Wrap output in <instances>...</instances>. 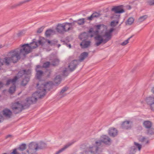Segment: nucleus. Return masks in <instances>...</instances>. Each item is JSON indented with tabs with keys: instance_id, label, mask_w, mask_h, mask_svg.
I'll return each instance as SVG.
<instances>
[{
	"instance_id": "obj_7",
	"label": "nucleus",
	"mask_w": 154,
	"mask_h": 154,
	"mask_svg": "<svg viewBox=\"0 0 154 154\" xmlns=\"http://www.w3.org/2000/svg\"><path fill=\"white\" fill-rule=\"evenodd\" d=\"M46 145L44 143H41L38 146L37 143H31L29 144V147L30 148V151L35 152L38 149H42L45 147Z\"/></svg>"
},
{
	"instance_id": "obj_4",
	"label": "nucleus",
	"mask_w": 154,
	"mask_h": 154,
	"mask_svg": "<svg viewBox=\"0 0 154 154\" xmlns=\"http://www.w3.org/2000/svg\"><path fill=\"white\" fill-rule=\"evenodd\" d=\"M31 73L30 70H23L20 71L18 73L17 75L18 78L23 77V78L21 84L22 85L25 86L28 82L29 79V75Z\"/></svg>"
},
{
	"instance_id": "obj_20",
	"label": "nucleus",
	"mask_w": 154,
	"mask_h": 154,
	"mask_svg": "<svg viewBox=\"0 0 154 154\" xmlns=\"http://www.w3.org/2000/svg\"><path fill=\"white\" fill-rule=\"evenodd\" d=\"M100 16V14L97 12H94L92 14L91 16L87 18V19L89 21L92 20L94 18H97Z\"/></svg>"
},
{
	"instance_id": "obj_48",
	"label": "nucleus",
	"mask_w": 154,
	"mask_h": 154,
	"mask_svg": "<svg viewBox=\"0 0 154 154\" xmlns=\"http://www.w3.org/2000/svg\"><path fill=\"white\" fill-rule=\"evenodd\" d=\"M4 64L3 59L0 58V66Z\"/></svg>"
},
{
	"instance_id": "obj_59",
	"label": "nucleus",
	"mask_w": 154,
	"mask_h": 154,
	"mask_svg": "<svg viewBox=\"0 0 154 154\" xmlns=\"http://www.w3.org/2000/svg\"><path fill=\"white\" fill-rule=\"evenodd\" d=\"M60 46V45L59 44L58 45V47L59 48Z\"/></svg>"
},
{
	"instance_id": "obj_32",
	"label": "nucleus",
	"mask_w": 154,
	"mask_h": 154,
	"mask_svg": "<svg viewBox=\"0 0 154 154\" xmlns=\"http://www.w3.org/2000/svg\"><path fill=\"white\" fill-rule=\"evenodd\" d=\"M17 149L21 152L26 149V144L24 143L22 144L19 146Z\"/></svg>"
},
{
	"instance_id": "obj_26",
	"label": "nucleus",
	"mask_w": 154,
	"mask_h": 154,
	"mask_svg": "<svg viewBox=\"0 0 154 154\" xmlns=\"http://www.w3.org/2000/svg\"><path fill=\"white\" fill-rule=\"evenodd\" d=\"M61 76L59 75H57L55 77L54 80V84H58L60 83L61 80Z\"/></svg>"
},
{
	"instance_id": "obj_60",
	"label": "nucleus",
	"mask_w": 154,
	"mask_h": 154,
	"mask_svg": "<svg viewBox=\"0 0 154 154\" xmlns=\"http://www.w3.org/2000/svg\"><path fill=\"white\" fill-rule=\"evenodd\" d=\"M2 48V46L1 45H0V49Z\"/></svg>"
},
{
	"instance_id": "obj_15",
	"label": "nucleus",
	"mask_w": 154,
	"mask_h": 154,
	"mask_svg": "<svg viewBox=\"0 0 154 154\" xmlns=\"http://www.w3.org/2000/svg\"><path fill=\"white\" fill-rule=\"evenodd\" d=\"M63 23L58 24L57 26L56 29L57 32L59 33L65 32V31Z\"/></svg>"
},
{
	"instance_id": "obj_41",
	"label": "nucleus",
	"mask_w": 154,
	"mask_h": 154,
	"mask_svg": "<svg viewBox=\"0 0 154 154\" xmlns=\"http://www.w3.org/2000/svg\"><path fill=\"white\" fill-rule=\"evenodd\" d=\"M119 21H118L114 20L111 22L110 25L112 26H115L117 25Z\"/></svg>"
},
{
	"instance_id": "obj_46",
	"label": "nucleus",
	"mask_w": 154,
	"mask_h": 154,
	"mask_svg": "<svg viewBox=\"0 0 154 154\" xmlns=\"http://www.w3.org/2000/svg\"><path fill=\"white\" fill-rule=\"evenodd\" d=\"M30 0H25L24 1H22L20 2L19 4H18V5H20L25 3H26V2H29V1H30Z\"/></svg>"
},
{
	"instance_id": "obj_5",
	"label": "nucleus",
	"mask_w": 154,
	"mask_h": 154,
	"mask_svg": "<svg viewBox=\"0 0 154 154\" xmlns=\"http://www.w3.org/2000/svg\"><path fill=\"white\" fill-rule=\"evenodd\" d=\"M17 79V76H15L12 79H9L7 81L6 84L7 85H8L10 84H12L13 85V86L11 87L9 89V93L13 94L15 91L16 89L15 84Z\"/></svg>"
},
{
	"instance_id": "obj_22",
	"label": "nucleus",
	"mask_w": 154,
	"mask_h": 154,
	"mask_svg": "<svg viewBox=\"0 0 154 154\" xmlns=\"http://www.w3.org/2000/svg\"><path fill=\"white\" fill-rule=\"evenodd\" d=\"M139 141L145 144L149 143V140L144 137L140 136L138 138Z\"/></svg>"
},
{
	"instance_id": "obj_53",
	"label": "nucleus",
	"mask_w": 154,
	"mask_h": 154,
	"mask_svg": "<svg viewBox=\"0 0 154 154\" xmlns=\"http://www.w3.org/2000/svg\"><path fill=\"white\" fill-rule=\"evenodd\" d=\"M126 8L128 10H130L131 9V7L129 5H127L126 6Z\"/></svg>"
},
{
	"instance_id": "obj_27",
	"label": "nucleus",
	"mask_w": 154,
	"mask_h": 154,
	"mask_svg": "<svg viewBox=\"0 0 154 154\" xmlns=\"http://www.w3.org/2000/svg\"><path fill=\"white\" fill-rule=\"evenodd\" d=\"M36 76L38 79L40 80L42 76L43 75V72L41 70H37V69H36Z\"/></svg>"
},
{
	"instance_id": "obj_47",
	"label": "nucleus",
	"mask_w": 154,
	"mask_h": 154,
	"mask_svg": "<svg viewBox=\"0 0 154 154\" xmlns=\"http://www.w3.org/2000/svg\"><path fill=\"white\" fill-rule=\"evenodd\" d=\"M48 42L51 45H52L54 44V42L53 41H49V40H48Z\"/></svg>"
},
{
	"instance_id": "obj_17",
	"label": "nucleus",
	"mask_w": 154,
	"mask_h": 154,
	"mask_svg": "<svg viewBox=\"0 0 154 154\" xmlns=\"http://www.w3.org/2000/svg\"><path fill=\"white\" fill-rule=\"evenodd\" d=\"M73 143V142H70L68 143L67 144L65 145L63 148L59 149L58 151H57L55 154H59L60 153L64 151L66 149L72 145Z\"/></svg>"
},
{
	"instance_id": "obj_55",
	"label": "nucleus",
	"mask_w": 154,
	"mask_h": 154,
	"mask_svg": "<svg viewBox=\"0 0 154 154\" xmlns=\"http://www.w3.org/2000/svg\"><path fill=\"white\" fill-rule=\"evenodd\" d=\"M134 147V146H133L131 148V149L133 151H135V150L136 149Z\"/></svg>"
},
{
	"instance_id": "obj_44",
	"label": "nucleus",
	"mask_w": 154,
	"mask_h": 154,
	"mask_svg": "<svg viewBox=\"0 0 154 154\" xmlns=\"http://www.w3.org/2000/svg\"><path fill=\"white\" fill-rule=\"evenodd\" d=\"M44 28L43 27H41L40 28L38 29L37 31V32L38 33H40L42 32L43 31Z\"/></svg>"
},
{
	"instance_id": "obj_2",
	"label": "nucleus",
	"mask_w": 154,
	"mask_h": 154,
	"mask_svg": "<svg viewBox=\"0 0 154 154\" xmlns=\"http://www.w3.org/2000/svg\"><path fill=\"white\" fill-rule=\"evenodd\" d=\"M21 55L19 48L11 51L8 53L7 56L3 59L4 64L9 65L11 62L16 63L20 59Z\"/></svg>"
},
{
	"instance_id": "obj_35",
	"label": "nucleus",
	"mask_w": 154,
	"mask_h": 154,
	"mask_svg": "<svg viewBox=\"0 0 154 154\" xmlns=\"http://www.w3.org/2000/svg\"><path fill=\"white\" fill-rule=\"evenodd\" d=\"M147 134H148L152 135L154 134V129L151 128L146 130Z\"/></svg>"
},
{
	"instance_id": "obj_3",
	"label": "nucleus",
	"mask_w": 154,
	"mask_h": 154,
	"mask_svg": "<svg viewBox=\"0 0 154 154\" xmlns=\"http://www.w3.org/2000/svg\"><path fill=\"white\" fill-rule=\"evenodd\" d=\"M33 40V42L30 44H24L21 45L18 48L21 54L24 56L31 51L32 49L36 48L38 45H42L44 43L41 40L35 42Z\"/></svg>"
},
{
	"instance_id": "obj_42",
	"label": "nucleus",
	"mask_w": 154,
	"mask_h": 154,
	"mask_svg": "<svg viewBox=\"0 0 154 154\" xmlns=\"http://www.w3.org/2000/svg\"><path fill=\"white\" fill-rule=\"evenodd\" d=\"M50 64V62H46L44 63L43 65V67L45 68H47L49 66Z\"/></svg>"
},
{
	"instance_id": "obj_12",
	"label": "nucleus",
	"mask_w": 154,
	"mask_h": 154,
	"mask_svg": "<svg viewBox=\"0 0 154 154\" xmlns=\"http://www.w3.org/2000/svg\"><path fill=\"white\" fill-rule=\"evenodd\" d=\"M94 38L96 41L95 45L97 46H99L103 42L104 43V39L102 36L98 35L94 37Z\"/></svg>"
},
{
	"instance_id": "obj_28",
	"label": "nucleus",
	"mask_w": 154,
	"mask_h": 154,
	"mask_svg": "<svg viewBox=\"0 0 154 154\" xmlns=\"http://www.w3.org/2000/svg\"><path fill=\"white\" fill-rule=\"evenodd\" d=\"M88 55V53L86 52H84L82 53L81 54L79 57V60L80 62L82 61Z\"/></svg>"
},
{
	"instance_id": "obj_61",
	"label": "nucleus",
	"mask_w": 154,
	"mask_h": 154,
	"mask_svg": "<svg viewBox=\"0 0 154 154\" xmlns=\"http://www.w3.org/2000/svg\"><path fill=\"white\" fill-rule=\"evenodd\" d=\"M152 1L153 2V5H154V0H153Z\"/></svg>"
},
{
	"instance_id": "obj_1",
	"label": "nucleus",
	"mask_w": 154,
	"mask_h": 154,
	"mask_svg": "<svg viewBox=\"0 0 154 154\" xmlns=\"http://www.w3.org/2000/svg\"><path fill=\"white\" fill-rule=\"evenodd\" d=\"M52 84L51 82L45 83L40 81L37 85V91L33 94L31 97L26 98L23 106H28L29 104L36 102L37 99L44 97L46 94V90L50 89Z\"/></svg>"
},
{
	"instance_id": "obj_11",
	"label": "nucleus",
	"mask_w": 154,
	"mask_h": 154,
	"mask_svg": "<svg viewBox=\"0 0 154 154\" xmlns=\"http://www.w3.org/2000/svg\"><path fill=\"white\" fill-rule=\"evenodd\" d=\"M111 11L116 14H121L125 12L123 5L114 6L112 9Z\"/></svg>"
},
{
	"instance_id": "obj_37",
	"label": "nucleus",
	"mask_w": 154,
	"mask_h": 154,
	"mask_svg": "<svg viewBox=\"0 0 154 154\" xmlns=\"http://www.w3.org/2000/svg\"><path fill=\"white\" fill-rule=\"evenodd\" d=\"M59 62V60L57 58H55L52 62L51 64L53 66H55L58 64Z\"/></svg>"
},
{
	"instance_id": "obj_23",
	"label": "nucleus",
	"mask_w": 154,
	"mask_h": 154,
	"mask_svg": "<svg viewBox=\"0 0 154 154\" xmlns=\"http://www.w3.org/2000/svg\"><path fill=\"white\" fill-rule=\"evenodd\" d=\"M64 27L65 28V32H67L70 30L72 29L69 23L65 22L63 23Z\"/></svg>"
},
{
	"instance_id": "obj_31",
	"label": "nucleus",
	"mask_w": 154,
	"mask_h": 154,
	"mask_svg": "<svg viewBox=\"0 0 154 154\" xmlns=\"http://www.w3.org/2000/svg\"><path fill=\"white\" fill-rule=\"evenodd\" d=\"M147 17L148 16L146 15L142 16L138 19L137 22L140 23L145 20Z\"/></svg>"
},
{
	"instance_id": "obj_19",
	"label": "nucleus",
	"mask_w": 154,
	"mask_h": 154,
	"mask_svg": "<svg viewBox=\"0 0 154 154\" xmlns=\"http://www.w3.org/2000/svg\"><path fill=\"white\" fill-rule=\"evenodd\" d=\"M109 134L110 136L114 137L116 136L117 134V131L116 129L114 128H112L109 129Z\"/></svg>"
},
{
	"instance_id": "obj_25",
	"label": "nucleus",
	"mask_w": 154,
	"mask_h": 154,
	"mask_svg": "<svg viewBox=\"0 0 154 154\" xmlns=\"http://www.w3.org/2000/svg\"><path fill=\"white\" fill-rule=\"evenodd\" d=\"M55 33V31L52 29H49L46 31L45 32V35L46 36L49 37L51 35L54 34Z\"/></svg>"
},
{
	"instance_id": "obj_51",
	"label": "nucleus",
	"mask_w": 154,
	"mask_h": 154,
	"mask_svg": "<svg viewBox=\"0 0 154 154\" xmlns=\"http://www.w3.org/2000/svg\"><path fill=\"white\" fill-rule=\"evenodd\" d=\"M102 26H103V25H98L96 26V27L97 30H98L100 29V27Z\"/></svg>"
},
{
	"instance_id": "obj_8",
	"label": "nucleus",
	"mask_w": 154,
	"mask_h": 154,
	"mask_svg": "<svg viewBox=\"0 0 154 154\" xmlns=\"http://www.w3.org/2000/svg\"><path fill=\"white\" fill-rule=\"evenodd\" d=\"M113 30V29L111 28L109 30H107L105 32L104 34L102 35L104 39V43H106L111 39L112 36V33Z\"/></svg>"
},
{
	"instance_id": "obj_16",
	"label": "nucleus",
	"mask_w": 154,
	"mask_h": 154,
	"mask_svg": "<svg viewBox=\"0 0 154 154\" xmlns=\"http://www.w3.org/2000/svg\"><path fill=\"white\" fill-rule=\"evenodd\" d=\"M3 115L6 117L9 118L12 115L11 111L9 109H5L3 111Z\"/></svg>"
},
{
	"instance_id": "obj_58",
	"label": "nucleus",
	"mask_w": 154,
	"mask_h": 154,
	"mask_svg": "<svg viewBox=\"0 0 154 154\" xmlns=\"http://www.w3.org/2000/svg\"><path fill=\"white\" fill-rule=\"evenodd\" d=\"M68 46L70 48H71V45L70 44Z\"/></svg>"
},
{
	"instance_id": "obj_29",
	"label": "nucleus",
	"mask_w": 154,
	"mask_h": 154,
	"mask_svg": "<svg viewBox=\"0 0 154 154\" xmlns=\"http://www.w3.org/2000/svg\"><path fill=\"white\" fill-rule=\"evenodd\" d=\"M146 101L147 104L150 106L151 104L154 103V97H149L146 98Z\"/></svg>"
},
{
	"instance_id": "obj_56",
	"label": "nucleus",
	"mask_w": 154,
	"mask_h": 154,
	"mask_svg": "<svg viewBox=\"0 0 154 154\" xmlns=\"http://www.w3.org/2000/svg\"><path fill=\"white\" fill-rule=\"evenodd\" d=\"M40 67V66L39 65H38L36 66V68L35 69L36 70V69H37V70H38V69Z\"/></svg>"
},
{
	"instance_id": "obj_9",
	"label": "nucleus",
	"mask_w": 154,
	"mask_h": 154,
	"mask_svg": "<svg viewBox=\"0 0 154 154\" xmlns=\"http://www.w3.org/2000/svg\"><path fill=\"white\" fill-rule=\"evenodd\" d=\"M88 34L87 35V34L86 33L84 32L81 35L82 36H83L85 35H88V36H89L91 38H92L94 35L97 36L98 35H99L98 34L99 31L97 30L94 31L92 28L90 29L88 32Z\"/></svg>"
},
{
	"instance_id": "obj_54",
	"label": "nucleus",
	"mask_w": 154,
	"mask_h": 154,
	"mask_svg": "<svg viewBox=\"0 0 154 154\" xmlns=\"http://www.w3.org/2000/svg\"><path fill=\"white\" fill-rule=\"evenodd\" d=\"M3 84L2 82H0V88L3 87Z\"/></svg>"
},
{
	"instance_id": "obj_39",
	"label": "nucleus",
	"mask_w": 154,
	"mask_h": 154,
	"mask_svg": "<svg viewBox=\"0 0 154 154\" xmlns=\"http://www.w3.org/2000/svg\"><path fill=\"white\" fill-rule=\"evenodd\" d=\"M20 153L21 152L17 148L14 149L13 151L11 153V154H20Z\"/></svg>"
},
{
	"instance_id": "obj_10",
	"label": "nucleus",
	"mask_w": 154,
	"mask_h": 154,
	"mask_svg": "<svg viewBox=\"0 0 154 154\" xmlns=\"http://www.w3.org/2000/svg\"><path fill=\"white\" fill-rule=\"evenodd\" d=\"M102 143L103 142L101 140L96 142L95 143L96 144V146L90 147L89 149V151L91 153H97L98 150V148L97 146H100Z\"/></svg>"
},
{
	"instance_id": "obj_43",
	"label": "nucleus",
	"mask_w": 154,
	"mask_h": 154,
	"mask_svg": "<svg viewBox=\"0 0 154 154\" xmlns=\"http://www.w3.org/2000/svg\"><path fill=\"white\" fill-rule=\"evenodd\" d=\"M75 23H77L76 20H74L72 22L69 23L72 29H73V26H75Z\"/></svg>"
},
{
	"instance_id": "obj_57",
	"label": "nucleus",
	"mask_w": 154,
	"mask_h": 154,
	"mask_svg": "<svg viewBox=\"0 0 154 154\" xmlns=\"http://www.w3.org/2000/svg\"><path fill=\"white\" fill-rule=\"evenodd\" d=\"M152 91L154 94V87L152 88Z\"/></svg>"
},
{
	"instance_id": "obj_36",
	"label": "nucleus",
	"mask_w": 154,
	"mask_h": 154,
	"mask_svg": "<svg viewBox=\"0 0 154 154\" xmlns=\"http://www.w3.org/2000/svg\"><path fill=\"white\" fill-rule=\"evenodd\" d=\"M133 36V35L131 36V37L128 38L127 40L124 41L121 44V45L122 46H124L127 45L129 42V41L130 39L132 38Z\"/></svg>"
},
{
	"instance_id": "obj_45",
	"label": "nucleus",
	"mask_w": 154,
	"mask_h": 154,
	"mask_svg": "<svg viewBox=\"0 0 154 154\" xmlns=\"http://www.w3.org/2000/svg\"><path fill=\"white\" fill-rule=\"evenodd\" d=\"M152 1L153 0H149L147 2L148 4L149 5H154Z\"/></svg>"
},
{
	"instance_id": "obj_30",
	"label": "nucleus",
	"mask_w": 154,
	"mask_h": 154,
	"mask_svg": "<svg viewBox=\"0 0 154 154\" xmlns=\"http://www.w3.org/2000/svg\"><path fill=\"white\" fill-rule=\"evenodd\" d=\"M67 72V70L66 68H61L59 72V73H60V74H61L62 75L64 76H66L67 75L66 74Z\"/></svg>"
},
{
	"instance_id": "obj_33",
	"label": "nucleus",
	"mask_w": 154,
	"mask_h": 154,
	"mask_svg": "<svg viewBox=\"0 0 154 154\" xmlns=\"http://www.w3.org/2000/svg\"><path fill=\"white\" fill-rule=\"evenodd\" d=\"M85 18H83L82 19H80L76 20L77 23L78 24V25H83L85 23Z\"/></svg>"
},
{
	"instance_id": "obj_49",
	"label": "nucleus",
	"mask_w": 154,
	"mask_h": 154,
	"mask_svg": "<svg viewBox=\"0 0 154 154\" xmlns=\"http://www.w3.org/2000/svg\"><path fill=\"white\" fill-rule=\"evenodd\" d=\"M24 33L23 31H20L17 33V35L18 36H20L23 35Z\"/></svg>"
},
{
	"instance_id": "obj_34",
	"label": "nucleus",
	"mask_w": 154,
	"mask_h": 154,
	"mask_svg": "<svg viewBox=\"0 0 154 154\" xmlns=\"http://www.w3.org/2000/svg\"><path fill=\"white\" fill-rule=\"evenodd\" d=\"M134 21V19L133 17H130L126 22V24L131 25L132 24Z\"/></svg>"
},
{
	"instance_id": "obj_63",
	"label": "nucleus",
	"mask_w": 154,
	"mask_h": 154,
	"mask_svg": "<svg viewBox=\"0 0 154 154\" xmlns=\"http://www.w3.org/2000/svg\"><path fill=\"white\" fill-rule=\"evenodd\" d=\"M29 151H27V152H28V153Z\"/></svg>"
},
{
	"instance_id": "obj_52",
	"label": "nucleus",
	"mask_w": 154,
	"mask_h": 154,
	"mask_svg": "<svg viewBox=\"0 0 154 154\" xmlns=\"http://www.w3.org/2000/svg\"><path fill=\"white\" fill-rule=\"evenodd\" d=\"M4 119L3 116L0 113V122H2Z\"/></svg>"
},
{
	"instance_id": "obj_40",
	"label": "nucleus",
	"mask_w": 154,
	"mask_h": 154,
	"mask_svg": "<svg viewBox=\"0 0 154 154\" xmlns=\"http://www.w3.org/2000/svg\"><path fill=\"white\" fill-rule=\"evenodd\" d=\"M134 144L136 147L138 148L139 150L140 151L142 147L141 145L135 142H134Z\"/></svg>"
},
{
	"instance_id": "obj_13",
	"label": "nucleus",
	"mask_w": 154,
	"mask_h": 154,
	"mask_svg": "<svg viewBox=\"0 0 154 154\" xmlns=\"http://www.w3.org/2000/svg\"><path fill=\"white\" fill-rule=\"evenodd\" d=\"M77 64L78 61L77 60H75L71 62L68 66V67L70 71H73L76 68Z\"/></svg>"
},
{
	"instance_id": "obj_62",
	"label": "nucleus",
	"mask_w": 154,
	"mask_h": 154,
	"mask_svg": "<svg viewBox=\"0 0 154 154\" xmlns=\"http://www.w3.org/2000/svg\"><path fill=\"white\" fill-rule=\"evenodd\" d=\"M10 135L8 136L7 137H10Z\"/></svg>"
},
{
	"instance_id": "obj_24",
	"label": "nucleus",
	"mask_w": 154,
	"mask_h": 154,
	"mask_svg": "<svg viewBox=\"0 0 154 154\" xmlns=\"http://www.w3.org/2000/svg\"><path fill=\"white\" fill-rule=\"evenodd\" d=\"M143 125L145 128L147 129L151 128L152 124L151 122L149 121H146L144 122Z\"/></svg>"
},
{
	"instance_id": "obj_14",
	"label": "nucleus",
	"mask_w": 154,
	"mask_h": 154,
	"mask_svg": "<svg viewBox=\"0 0 154 154\" xmlns=\"http://www.w3.org/2000/svg\"><path fill=\"white\" fill-rule=\"evenodd\" d=\"M132 122L129 121H127L124 122L122 124V128L125 129H129L131 127Z\"/></svg>"
},
{
	"instance_id": "obj_38",
	"label": "nucleus",
	"mask_w": 154,
	"mask_h": 154,
	"mask_svg": "<svg viewBox=\"0 0 154 154\" xmlns=\"http://www.w3.org/2000/svg\"><path fill=\"white\" fill-rule=\"evenodd\" d=\"M68 88L67 87H65L62 89L60 93V95L61 96V97H63L64 96L63 95V93L68 89Z\"/></svg>"
},
{
	"instance_id": "obj_6",
	"label": "nucleus",
	"mask_w": 154,
	"mask_h": 154,
	"mask_svg": "<svg viewBox=\"0 0 154 154\" xmlns=\"http://www.w3.org/2000/svg\"><path fill=\"white\" fill-rule=\"evenodd\" d=\"M23 105L18 102L13 103L11 106V108L14 112L15 114L21 112L23 109Z\"/></svg>"
},
{
	"instance_id": "obj_21",
	"label": "nucleus",
	"mask_w": 154,
	"mask_h": 154,
	"mask_svg": "<svg viewBox=\"0 0 154 154\" xmlns=\"http://www.w3.org/2000/svg\"><path fill=\"white\" fill-rule=\"evenodd\" d=\"M91 43L90 41H83L81 43L80 45L82 48H86L90 46Z\"/></svg>"
},
{
	"instance_id": "obj_50",
	"label": "nucleus",
	"mask_w": 154,
	"mask_h": 154,
	"mask_svg": "<svg viewBox=\"0 0 154 154\" xmlns=\"http://www.w3.org/2000/svg\"><path fill=\"white\" fill-rule=\"evenodd\" d=\"M151 109L154 111V103L151 104V106H150Z\"/></svg>"
},
{
	"instance_id": "obj_18",
	"label": "nucleus",
	"mask_w": 154,
	"mask_h": 154,
	"mask_svg": "<svg viewBox=\"0 0 154 154\" xmlns=\"http://www.w3.org/2000/svg\"><path fill=\"white\" fill-rule=\"evenodd\" d=\"M102 139V141L103 143L106 144H109L110 143L111 140L108 136L106 135L103 136Z\"/></svg>"
}]
</instances>
